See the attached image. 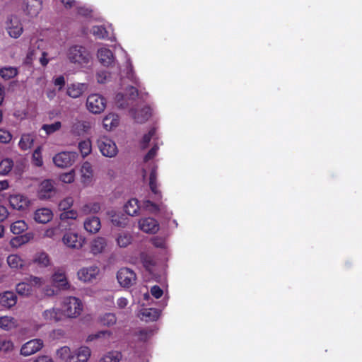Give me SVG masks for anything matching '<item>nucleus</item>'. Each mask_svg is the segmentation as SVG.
I'll use <instances>...</instances> for the list:
<instances>
[{
	"instance_id": "4468645a",
	"label": "nucleus",
	"mask_w": 362,
	"mask_h": 362,
	"mask_svg": "<svg viewBox=\"0 0 362 362\" xmlns=\"http://www.w3.org/2000/svg\"><path fill=\"white\" fill-rule=\"evenodd\" d=\"M100 269L95 265L83 267L78 270L77 275L80 281L86 283L96 280L100 274Z\"/></svg>"
},
{
	"instance_id": "680f3d73",
	"label": "nucleus",
	"mask_w": 362,
	"mask_h": 362,
	"mask_svg": "<svg viewBox=\"0 0 362 362\" xmlns=\"http://www.w3.org/2000/svg\"><path fill=\"white\" fill-rule=\"evenodd\" d=\"M12 139L11 134L3 129H0V142L3 144L8 143Z\"/></svg>"
},
{
	"instance_id": "de8ad7c7",
	"label": "nucleus",
	"mask_w": 362,
	"mask_h": 362,
	"mask_svg": "<svg viewBox=\"0 0 362 362\" xmlns=\"http://www.w3.org/2000/svg\"><path fill=\"white\" fill-rule=\"evenodd\" d=\"M62 127V124L60 122H55L54 123L50 124H44L42 127V129H43L47 135L51 134L57 131H58Z\"/></svg>"
},
{
	"instance_id": "603ef678",
	"label": "nucleus",
	"mask_w": 362,
	"mask_h": 362,
	"mask_svg": "<svg viewBox=\"0 0 362 362\" xmlns=\"http://www.w3.org/2000/svg\"><path fill=\"white\" fill-rule=\"evenodd\" d=\"M143 207L146 210H147L150 212H152V213L156 212L159 210L158 205L156 203H154L149 199H146V200L144 201Z\"/></svg>"
},
{
	"instance_id": "864d4df0",
	"label": "nucleus",
	"mask_w": 362,
	"mask_h": 362,
	"mask_svg": "<svg viewBox=\"0 0 362 362\" xmlns=\"http://www.w3.org/2000/svg\"><path fill=\"white\" fill-rule=\"evenodd\" d=\"M100 218L95 216H91L85 220L83 226H100Z\"/></svg>"
},
{
	"instance_id": "79ce46f5",
	"label": "nucleus",
	"mask_w": 362,
	"mask_h": 362,
	"mask_svg": "<svg viewBox=\"0 0 362 362\" xmlns=\"http://www.w3.org/2000/svg\"><path fill=\"white\" fill-rule=\"evenodd\" d=\"M17 74V69L13 66H5L0 69V76L5 80H9Z\"/></svg>"
},
{
	"instance_id": "aec40b11",
	"label": "nucleus",
	"mask_w": 362,
	"mask_h": 362,
	"mask_svg": "<svg viewBox=\"0 0 362 362\" xmlns=\"http://www.w3.org/2000/svg\"><path fill=\"white\" fill-rule=\"evenodd\" d=\"M105 219L107 223L112 224V226H122L127 224V216L120 212L115 210H110L107 212Z\"/></svg>"
},
{
	"instance_id": "39448f33",
	"label": "nucleus",
	"mask_w": 362,
	"mask_h": 362,
	"mask_svg": "<svg viewBox=\"0 0 362 362\" xmlns=\"http://www.w3.org/2000/svg\"><path fill=\"white\" fill-rule=\"evenodd\" d=\"M83 310L81 300L74 296H66L64 298L62 303V316L67 317H78Z\"/></svg>"
},
{
	"instance_id": "423d86ee",
	"label": "nucleus",
	"mask_w": 362,
	"mask_h": 362,
	"mask_svg": "<svg viewBox=\"0 0 362 362\" xmlns=\"http://www.w3.org/2000/svg\"><path fill=\"white\" fill-rule=\"evenodd\" d=\"M45 284L43 278L31 276L16 286V293L23 297H28L33 293V287L40 288Z\"/></svg>"
},
{
	"instance_id": "ea45409f",
	"label": "nucleus",
	"mask_w": 362,
	"mask_h": 362,
	"mask_svg": "<svg viewBox=\"0 0 362 362\" xmlns=\"http://www.w3.org/2000/svg\"><path fill=\"white\" fill-rule=\"evenodd\" d=\"M78 149L83 158L88 156L92 151V143L89 139L78 143Z\"/></svg>"
},
{
	"instance_id": "7ed1b4c3",
	"label": "nucleus",
	"mask_w": 362,
	"mask_h": 362,
	"mask_svg": "<svg viewBox=\"0 0 362 362\" xmlns=\"http://www.w3.org/2000/svg\"><path fill=\"white\" fill-rule=\"evenodd\" d=\"M57 356L64 362H87L91 351L88 346H81L71 349L64 346L57 350Z\"/></svg>"
},
{
	"instance_id": "49530a36",
	"label": "nucleus",
	"mask_w": 362,
	"mask_h": 362,
	"mask_svg": "<svg viewBox=\"0 0 362 362\" xmlns=\"http://www.w3.org/2000/svg\"><path fill=\"white\" fill-rule=\"evenodd\" d=\"M13 162L11 159L5 158L0 163V174L7 175L12 169Z\"/></svg>"
},
{
	"instance_id": "2f4dec72",
	"label": "nucleus",
	"mask_w": 362,
	"mask_h": 362,
	"mask_svg": "<svg viewBox=\"0 0 362 362\" xmlns=\"http://www.w3.org/2000/svg\"><path fill=\"white\" fill-rule=\"evenodd\" d=\"M42 315L43 320L49 322H58L62 318V313L59 309L55 308L45 310Z\"/></svg>"
},
{
	"instance_id": "e2e57ef3",
	"label": "nucleus",
	"mask_w": 362,
	"mask_h": 362,
	"mask_svg": "<svg viewBox=\"0 0 362 362\" xmlns=\"http://www.w3.org/2000/svg\"><path fill=\"white\" fill-rule=\"evenodd\" d=\"M75 7L77 8L78 13L83 16H88L92 11L89 7L80 6L78 3L76 4Z\"/></svg>"
},
{
	"instance_id": "338daca9",
	"label": "nucleus",
	"mask_w": 362,
	"mask_h": 362,
	"mask_svg": "<svg viewBox=\"0 0 362 362\" xmlns=\"http://www.w3.org/2000/svg\"><path fill=\"white\" fill-rule=\"evenodd\" d=\"M153 244L157 247H164L165 245V240L163 238L155 237L152 239Z\"/></svg>"
},
{
	"instance_id": "20e7f679",
	"label": "nucleus",
	"mask_w": 362,
	"mask_h": 362,
	"mask_svg": "<svg viewBox=\"0 0 362 362\" xmlns=\"http://www.w3.org/2000/svg\"><path fill=\"white\" fill-rule=\"evenodd\" d=\"M44 42L42 40H39L37 42L36 46L33 45L29 48L26 57L27 63H31L33 59L39 57L40 64L45 66L50 60L56 58V55L51 54L47 50H44L41 48Z\"/></svg>"
},
{
	"instance_id": "c85d7f7f",
	"label": "nucleus",
	"mask_w": 362,
	"mask_h": 362,
	"mask_svg": "<svg viewBox=\"0 0 362 362\" xmlns=\"http://www.w3.org/2000/svg\"><path fill=\"white\" fill-rule=\"evenodd\" d=\"M151 141H153V144L156 141H160L157 134V127L155 126L152 127L149 131L143 136L140 141L141 148H146Z\"/></svg>"
},
{
	"instance_id": "f704fd0d",
	"label": "nucleus",
	"mask_w": 362,
	"mask_h": 362,
	"mask_svg": "<svg viewBox=\"0 0 362 362\" xmlns=\"http://www.w3.org/2000/svg\"><path fill=\"white\" fill-rule=\"evenodd\" d=\"M17 327L16 320L11 316L0 317V329L8 331Z\"/></svg>"
},
{
	"instance_id": "473e14b6",
	"label": "nucleus",
	"mask_w": 362,
	"mask_h": 362,
	"mask_svg": "<svg viewBox=\"0 0 362 362\" xmlns=\"http://www.w3.org/2000/svg\"><path fill=\"white\" fill-rule=\"evenodd\" d=\"M35 141V136L33 134H22L18 143L19 148L23 151L31 148Z\"/></svg>"
},
{
	"instance_id": "774afa93",
	"label": "nucleus",
	"mask_w": 362,
	"mask_h": 362,
	"mask_svg": "<svg viewBox=\"0 0 362 362\" xmlns=\"http://www.w3.org/2000/svg\"><path fill=\"white\" fill-rule=\"evenodd\" d=\"M54 84L59 87V90H61L65 84V79L63 76H57L54 80Z\"/></svg>"
},
{
	"instance_id": "4d7b16f0",
	"label": "nucleus",
	"mask_w": 362,
	"mask_h": 362,
	"mask_svg": "<svg viewBox=\"0 0 362 362\" xmlns=\"http://www.w3.org/2000/svg\"><path fill=\"white\" fill-rule=\"evenodd\" d=\"M111 332L110 331H100L96 334L89 335L87 338V341H91L98 338H109Z\"/></svg>"
},
{
	"instance_id": "a878e982",
	"label": "nucleus",
	"mask_w": 362,
	"mask_h": 362,
	"mask_svg": "<svg viewBox=\"0 0 362 362\" xmlns=\"http://www.w3.org/2000/svg\"><path fill=\"white\" fill-rule=\"evenodd\" d=\"M150 165H152V168L150 173L149 177V186L151 190V192L153 194V200L155 202H158L161 199V194L160 192L158 189L157 182H156V166L151 162L149 163Z\"/></svg>"
},
{
	"instance_id": "13d9d810",
	"label": "nucleus",
	"mask_w": 362,
	"mask_h": 362,
	"mask_svg": "<svg viewBox=\"0 0 362 362\" xmlns=\"http://www.w3.org/2000/svg\"><path fill=\"white\" fill-rule=\"evenodd\" d=\"M59 236V235L58 234L57 228H47L45 229L42 237H47L55 239Z\"/></svg>"
},
{
	"instance_id": "052dcab7",
	"label": "nucleus",
	"mask_w": 362,
	"mask_h": 362,
	"mask_svg": "<svg viewBox=\"0 0 362 362\" xmlns=\"http://www.w3.org/2000/svg\"><path fill=\"white\" fill-rule=\"evenodd\" d=\"M139 226H159L158 222L153 218L148 217L139 221Z\"/></svg>"
},
{
	"instance_id": "58836bf2",
	"label": "nucleus",
	"mask_w": 362,
	"mask_h": 362,
	"mask_svg": "<svg viewBox=\"0 0 362 362\" xmlns=\"http://www.w3.org/2000/svg\"><path fill=\"white\" fill-rule=\"evenodd\" d=\"M7 263L12 269H21L24 266V261L17 255H11L7 257Z\"/></svg>"
},
{
	"instance_id": "4c0bfd02",
	"label": "nucleus",
	"mask_w": 362,
	"mask_h": 362,
	"mask_svg": "<svg viewBox=\"0 0 362 362\" xmlns=\"http://www.w3.org/2000/svg\"><path fill=\"white\" fill-rule=\"evenodd\" d=\"M139 209L138 200L134 198L129 199L124 205V211L129 216L135 215Z\"/></svg>"
},
{
	"instance_id": "9b49d317",
	"label": "nucleus",
	"mask_w": 362,
	"mask_h": 362,
	"mask_svg": "<svg viewBox=\"0 0 362 362\" xmlns=\"http://www.w3.org/2000/svg\"><path fill=\"white\" fill-rule=\"evenodd\" d=\"M6 29L8 35L13 38L19 37L23 30V25L18 17L11 15L6 22Z\"/></svg>"
},
{
	"instance_id": "69168bd1",
	"label": "nucleus",
	"mask_w": 362,
	"mask_h": 362,
	"mask_svg": "<svg viewBox=\"0 0 362 362\" xmlns=\"http://www.w3.org/2000/svg\"><path fill=\"white\" fill-rule=\"evenodd\" d=\"M106 176L110 179H114L117 176V169L115 166H109L106 169Z\"/></svg>"
},
{
	"instance_id": "7c9ffc66",
	"label": "nucleus",
	"mask_w": 362,
	"mask_h": 362,
	"mask_svg": "<svg viewBox=\"0 0 362 362\" xmlns=\"http://www.w3.org/2000/svg\"><path fill=\"white\" fill-rule=\"evenodd\" d=\"M160 311L156 308H142L139 313L141 320L146 322L155 321L158 319Z\"/></svg>"
},
{
	"instance_id": "e433bc0d",
	"label": "nucleus",
	"mask_w": 362,
	"mask_h": 362,
	"mask_svg": "<svg viewBox=\"0 0 362 362\" xmlns=\"http://www.w3.org/2000/svg\"><path fill=\"white\" fill-rule=\"evenodd\" d=\"M105 246V240L103 238H98L92 241L90 251L94 255L99 254L103 251Z\"/></svg>"
},
{
	"instance_id": "ddd939ff",
	"label": "nucleus",
	"mask_w": 362,
	"mask_h": 362,
	"mask_svg": "<svg viewBox=\"0 0 362 362\" xmlns=\"http://www.w3.org/2000/svg\"><path fill=\"white\" fill-rule=\"evenodd\" d=\"M96 56L99 62L104 66L110 67L115 64L116 58L113 52L106 45L98 49Z\"/></svg>"
},
{
	"instance_id": "72a5a7b5",
	"label": "nucleus",
	"mask_w": 362,
	"mask_h": 362,
	"mask_svg": "<svg viewBox=\"0 0 362 362\" xmlns=\"http://www.w3.org/2000/svg\"><path fill=\"white\" fill-rule=\"evenodd\" d=\"M90 124L88 121H78L72 127V131L74 134L81 136L86 134L90 129Z\"/></svg>"
},
{
	"instance_id": "5701e85b",
	"label": "nucleus",
	"mask_w": 362,
	"mask_h": 362,
	"mask_svg": "<svg viewBox=\"0 0 362 362\" xmlns=\"http://www.w3.org/2000/svg\"><path fill=\"white\" fill-rule=\"evenodd\" d=\"M55 188L54 182L50 180L42 181L38 189V197L40 199H47L54 196Z\"/></svg>"
},
{
	"instance_id": "412c9836",
	"label": "nucleus",
	"mask_w": 362,
	"mask_h": 362,
	"mask_svg": "<svg viewBox=\"0 0 362 362\" xmlns=\"http://www.w3.org/2000/svg\"><path fill=\"white\" fill-rule=\"evenodd\" d=\"M43 346V341L40 339L30 340L24 344L21 349V354L28 356L40 351Z\"/></svg>"
},
{
	"instance_id": "cd10ccee",
	"label": "nucleus",
	"mask_w": 362,
	"mask_h": 362,
	"mask_svg": "<svg viewBox=\"0 0 362 362\" xmlns=\"http://www.w3.org/2000/svg\"><path fill=\"white\" fill-rule=\"evenodd\" d=\"M93 170L89 162H84L81 168V179L83 184L88 185L92 182Z\"/></svg>"
},
{
	"instance_id": "6e6552de",
	"label": "nucleus",
	"mask_w": 362,
	"mask_h": 362,
	"mask_svg": "<svg viewBox=\"0 0 362 362\" xmlns=\"http://www.w3.org/2000/svg\"><path fill=\"white\" fill-rule=\"evenodd\" d=\"M107 105L105 97L99 93H91L86 99V106L87 110L95 115L103 112Z\"/></svg>"
},
{
	"instance_id": "bf43d9fd",
	"label": "nucleus",
	"mask_w": 362,
	"mask_h": 362,
	"mask_svg": "<svg viewBox=\"0 0 362 362\" xmlns=\"http://www.w3.org/2000/svg\"><path fill=\"white\" fill-rule=\"evenodd\" d=\"M77 217V212L74 210H66L60 214V219L62 221H66L68 219H75Z\"/></svg>"
},
{
	"instance_id": "393cba45",
	"label": "nucleus",
	"mask_w": 362,
	"mask_h": 362,
	"mask_svg": "<svg viewBox=\"0 0 362 362\" xmlns=\"http://www.w3.org/2000/svg\"><path fill=\"white\" fill-rule=\"evenodd\" d=\"M16 294L11 291H6L0 293V305L10 309L16 305L17 303Z\"/></svg>"
},
{
	"instance_id": "dca6fc26",
	"label": "nucleus",
	"mask_w": 362,
	"mask_h": 362,
	"mask_svg": "<svg viewBox=\"0 0 362 362\" xmlns=\"http://www.w3.org/2000/svg\"><path fill=\"white\" fill-rule=\"evenodd\" d=\"M42 0H23L22 9L23 13L30 16H37L42 9Z\"/></svg>"
},
{
	"instance_id": "b1692460",
	"label": "nucleus",
	"mask_w": 362,
	"mask_h": 362,
	"mask_svg": "<svg viewBox=\"0 0 362 362\" xmlns=\"http://www.w3.org/2000/svg\"><path fill=\"white\" fill-rule=\"evenodd\" d=\"M88 88L87 83H74L68 85L66 94L72 98H79Z\"/></svg>"
},
{
	"instance_id": "1a4fd4ad",
	"label": "nucleus",
	"mask_w": 362,
	"mask_h": 362,
	"mask_svg": "<svg viewBox=\"0 0 362 362\" xmlns=\"http://www.w3.org/2000/svg\"><path fill=\"white\" fill-rule=\"evenodd\" d=\"M78 154L74 151H63L53 158L54 163L59 168H67L72 165L76 160Z\"/></svg>"
},
{
	"instance_id": "bb28decb",
	"label": "nucleus",
	"mask_w": 362,
	"mask_h": 362,
	"mask_svg": "<svg viewBox=\"0 0 362 362\" xmlns=\"http://www.w3.org/2000/svg\"><path fill=\"white\" fill-rule=\"evenodd\" d=\"M53 217L52 211L47 208L37 209L34 214L35 221L40 224H45L52 220Z\"/></svg>"
},
{
	"instance_id": "4be33fe9",
	"label": "nucleus",
	"mask_w": 362,
	"mask_h": 362,
	"mask_svg": "<svg viewBox=\"0 0 362 362\" xmlns=\"http://www.w3.org/2000/svg\"><path fill=\"white\" fill-rule=\"evenodd\" d=\"M9 203L14 209L25 210L30 205V201L23 194H13L9 197Z\"/></svg>"
},
{
	"instance_id": "5fc2aeb1",
	"label": "nucleus",
	"mask_w": 362,
	"mask_h": 362,
	"mask_svg": "<svg viewBox=\"0 0 362 362\" xmlns=\"http://www.w3.org/2000/svg\"><path fill=\"white\" fill-rule=\"evenodd\" d=\"M60 180L64 183H71L74 181L75 178V172L74 170L63 173L60 175Z\"/></svg>"
},
{
	"instance_id": "0e129e2a",
	"label": "nucleus",
	"mask_w": 362,
	"mask_h": 362,
	"mask_svg": "<svg viewBox=\"0 0 362 362\" xmlns=\"http://www.w3.org/2000/svg\"><path fill=\"white\" fill-rule=\"evenodd\" d=\"M151 293L156 298H160L163 296V291L158 286H153L151 288Z\"/></svg>"
},
{
	"instance_id": "f03ea898",
	"label": "nucleus",
	"mask_w": 362,
	"mask_h": 362,
	"mask_svg": "<svg viewBox=\"0 0 362 362\" xmlns=\"http://www.w3.org/2000/svg\"><path fill=\"white\" fill-rule=\"evenodd\" d=\"M68 62L81 69H91L93 55L88 48L80 44L69 45L66 50Z\"/></svg>"
},
{
	"instance_id": "c756f323",
	"label": "nucleus",
	"mask_w": 362,
	"mask_h": 362,
	"mask_svg": "<svg viewBox=\"0 0 362 362\" xmlns=\"http://www.w3.org/2000/svg\"><path fill=\"white\" fill-rule=\"evenodd\" d=\"M119 124V117L117 114L110 112L105 115L103 119V128L107 131H111Z\"/></svg>"
},
{
	"instance_id": "a211bd4d",
	"label": "nucleus",
	"mask_w": 362,
	"mask_h": 362,
	"mask_svg": "<svg viewBox=\"0 0 362 362\" xmlns=\"http://www.w3.org/2000/svg\"><path fill=\"white\" fill-rule=\"evenodd\" d=\"M84 238L75 231H69L63 237L64 243L69 247L80 248L84 243Z\"/></svg>"
},
{
	"instance_id": "9d476101",
	"label": "nucleus",
	"mask_w": 362,
	"mask_h": 362,
	"mask_svg": "<svg viewBox=\"0 0 362 362\" xmlns=\"http://www.w3.org/2000/svg\"><path fill=\"white\" fill-rule=\"evenodd\" d=\"M117 279L122 287L129 288L136 283V276L133 270L124 267L117 272Z\"/></svg>"
},
{
	"instance_id": "f8f14e48",
	"label": "nucleus",
	"mask_w": 362,
	"mask_h": 362,
	"mask_svg": "<svg viewBox=\"0 0 362 362\" xmlns=\"http://www.w3.org/2000/svg\"><path fill=\"white\" fill-rule=\"evenodd\" d=\"M129 115L136 122L142 124L151 117L152 109L149 105L134 107L130 110Z\"/></svg>"
},
{
	"instance_id": "37998d69",
	"label": "nucleus",
	"mask_w": 362,
	"mask_h": 362,
	"mask_svg": "<svg viewBox=\"0 0 362 362\" xmlns=\"http://www.w3.org/2000/svg\"><path fill=\"white\" fill-rule=\"evenodd\" d=\"M162 144V141H156L152 146V148L148 151L146 155L144 158V161L145 163H148L156 156L158 151L159 149V146Z\"/></svg>"
},
{
	"instance_id": "6e6d98bb",
	"label": "nucleus",
	"mask_w": 362,
	"mask_h": 362,
	"mask_svg": "<svg viewBox=\"0 0 362 362\" xmlns=\"http://www.w3.org/2000/svg\"><path fill=\"white\" fill-rule=\"evenodd\" d=\"M73 203L74 200L72 197H66L60 202L59 208L63 211L68 210L73 205Z\"/></svg>"
},
{
	"instance_id": "09e8293b",
	"label": "nucleus",
	"mask_w": 362,
	"mask_h": 362,
	"mask_svg": "<svg viewBox=\"0 0 362 362\" xmlns=\"http://www.w3.org/2000/svg\"><path fill=\"white\" fill-rule=\"evenodd\" d=\"M42 148L40 146H38L33 153V163L35 165L40 167L43 164V160L41 154Z\"/></svg>"
},
{
	"instance_id": "3c124183",
	"label": "nucleus",
	"mask_w": 362,
	"mask_h": 362,
	"mask_svg": "<svg viewBox=\"0 0 362 362\" xmlns=\"http://www.w3.org/2000/svg\"><path fill=\"white\" fill-rule=\"evenodd\" d=\"M110 77V74L107 71L100 70L96 73V80L98 83H105Z\"/></svg>"
},
{
	"instance_id": "6ab92c4d",
	"label": "nucleus",
	"mask_w": 362,
	"mask_h": 362,
	"mask_svg": "<svg viewBox=\"0 0 362 362\" xmlns=\"http://www.w3.org/2000/svg\"><path fill=\"white\" fill-rule=\"evenodd\" d=\"M52 281L54 286L61 290H68L70 284L62 269H56L52 276Z\"/></svg>"
},
{
	"instance_id": "2eb2a0df",
	"label": "nucleus",
	"mask_w": 362,
	"mask_h": 362,
	"mask_svg": "<svg viewBox=\"0 0 362 362\" xmlns=\"http://www.w3.org/2000/svg\"><path fill=\"white\" fill-rule=\"evenodd\" d=\"M11 232L13 234L18 235L17 236L13 238L10 243L13 247H18L22 245L27 243L31 239L33 238V234L30 232L24 233L23 230L21 228H10Z\"/></svg>"
},
{
	"instance_id": "0eeeda50",
	"label": "nucleus",
	"mask_w": 362,
	"mask_h": 362,
	"mask_svg": "<svg viewBox=\"0 0 362 362\" xmlns=\"http://www.w3.org/2000/svg\"><path fill=\"white\" fill-rule=\"evenodd\" d=\"M97 146L103 156L114 158L118 153L115 142L109 136L100 135L96 140Z\"/></svg>"
},
{
	"instance_id": "c03bdc74",
	"label": "nucleus",
	"mask_w": 362,
	"mask_h": 362,
	"mask_svg": "<svg viewBox=\"0 0 362 362\" xmlns=\"http://www.w3.org/2000/svg\"><path fill=\"white\" fill-rule=\"evenodd\" d=\"M117 318L113 313H105L100 317V322L105 326H111L116 323Z\"/></svg>"
},
{
	"instance_id": "a18cd8bd",
	"label": "nucleus",
	"mask_w": 362,
	"mask_h": 362,
	"mask_svg": "<svg viewBox=\"0 0 362 362\" xmlns=\"http://www.w3.org/2000/svg\"><path fill=\"white\" fill-rule=\"evenodd\" d=\"M117 244L121 247H125L129 244H130L132 241V236L129 233L122 232L119 233L117 239Z\"/></svg>"
},
{
	"instance_id": "f257e3e1",
	"label": "nucleus",
	"mask_w": 362,
	"mask_h": 362,
	"mask_svg": "<svg viewBox=\"0 0 362 362\" xmlns=\"http://www.w3.org/2000/svg\"><path fill=\"white\" fill-rule=\"evenodd\" d=\"M126 78L131 84L122 83V90L115 96V104L121 109L128 107L138 96V90L135 86L141 87V82L133 70L130 58L126 56Z\"/></svg>"
},
{
	"instance_id": "c9c22d12",
	"label": "nucleus",
	"mask_w": 362,
	"mask_h": 362,
	"mask_svg": "<svg viewBox=\"0 0 362 362\" xmlns=\"http://www.w3.org/2000/svg\"><path fill=\"white\" fill-rule=\"evenodd\" d=\"M122 358V353L118 351H110L104 354L98 362H119Z\"/></svg>"
},
{
	"instance_id": "f3484780",
	"label": "nucleus",
	"mask_w": 362,
	"mask_h": 362,
	"mask_svg": "<svg viewBox=\"0 0 362 362\" xmlns=\"http://www.w3.org/2000/svg\"><path fill=\"white\" fill-rule=\"evenodd\" d=\"M113 29L111 24L94 25L90 29V33L98 39L111 40Z\"/></svg>"
},
{
	"instance_id": "8fccbe9b",
	"label": "nucleus",
	"mask_w": 362,
	"mask_h": 362,
	"mask_svg": "<svg viewBox=\"0 0 362 362\" xmlns=\"http://www.w3.org/2000/svg\"><path fill=\"white\" fill-rule=\"evenodd\" d=\"M13 344L11 341L6 340L0 336V351L8 352L13 349Z\"/></svg>"
},
{
	"instance_id": "a19ab883",
	"label": "nucleus",
	"mask_w": 362,
	"mask_h": 362,
	"mask_svg": "<svg viewBox=\"0 0 362 362\" xmlns=\"http://www.w3.org/2000/svg\"><path fill=\"white\" fill-rule=\"evenodd\" d=\"M34 262L37 263L40 266L46 267L50 264V259L45 252H37L34 257Z\"/></svg>"
}]
</instances>
